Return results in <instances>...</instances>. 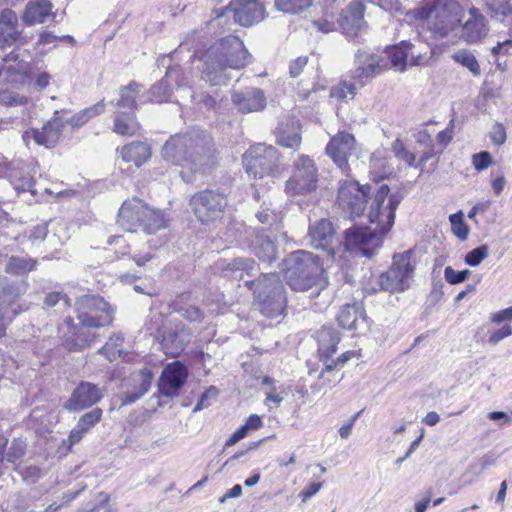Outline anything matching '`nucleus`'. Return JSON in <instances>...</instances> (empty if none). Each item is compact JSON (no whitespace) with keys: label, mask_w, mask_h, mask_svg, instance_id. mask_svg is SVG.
I'll use <instances>...</instances> for the list:
<instances>
[{"label":"nucleus","mask_w":512,"mask_h":512,"mask_svg":"<svg viewBox=\"0 0 512 512\" xmlns=\"http://www.w3.org/2000/svg\"><path fill=\"white\" fill-rule=\"evenodd\" d=\"M199 61L202 79L211 86H224L233 78L232 71L250 63L251 55L239 37L228 35L207 48Z\"/></svg>","instance_id":"3"},{"label":"nucleus","mask_w":512,"mask_h":512,"mask_svg":"<svg viewBox=\"0 0 512 512\" xmlns=\"http://www.w3.org/2000/svg\"><path fill=\"white\" fill-rule=\"evenodd\" d=\"M316 339L320 360L324 361V359L330 358L336 352L340 342V335L335 328L324 326L316 332Z\"/></svg>","instance_id":"27"},{"label":"nucleus","mask_w":512,"mask_h":512,"mask_svg":"<svg viewBox=\"0 0 512 512\" xmlns=\"http://www.w3.org/2000/svg\"><path fill=\"white\" fill-rule=\"evenodd\" d=\"M28 287L29 284L26 281H15L3 286L0 291L1 310L13 312V310H15L14 308H18V306L22 304H26L29 309L30 303L25 300H20L21 296L27 292Z\"/></svg>","instance_id":"25"},{"label":"nucleus","mask_w":512,"mask_h":512,"mask_svg":"<svg viewBox=\"0 0 512 512\" xmlns=\"http://www.w3.org/2000/svg\"><path fill=\"white\" fill-rule=\"evenodd\" d=\"M278 153L275 147L258 143L243 156L246 172L254 178L270 176L277 169Z\"/></svg>","instance_id":"11"},{"label":"nucleus","mask_w":512,"mask_h":512,"mask_svg":"<svg viewBox=\"0 0 512 512\" xmlns=\"http://www.w3.org/2000/svg\"><path fill=\"white\" fill-rule=\"evenodd\" d=\"M255 302L260 312L267 318L282 315L286 306L284 286L276 273L261 274L253 290Z\"/></svg>","instance_id":"6"},{"label":"nucleus","mask_w":512,"mask_h":512,"mask_svg":"<svg viewBox=\"0 0 512 512\" xmlns=\"http://www.w3.org/2000/svg\"><path fill=\"white\" fill-rule=\"evenodd\" d=\"M153 374L151 370L144 368L140 372V383L136 391L127 392L123 399V404L128 405L136 402L142 396H144L151 387Z\"/></svg>","instance_id":"39"},{"label":"nucleus","mask_w":512,"mask_h":512,"mask_svg":"<svg viewBox=\"0 0 512 512\" xmlns=\"http://www.w3.org/2000/svg\"><path fill=\"white\" fill-rule=\"evenodd\" d=\"M512 334V328L510 325H504L496 331L492 332L489 336V343L492 345L498 344L504 338Z\"/></svg>","instance_id":"62"},{"label":"nucleus","mask_w":512,"mask_h":512,"mask_svg":"<svg viewBox=\"0 0 512 512\" xmlns=\"http://www.w3.org/2000/svg\"><path fill=\"white\" fill-rule=\"evenodd\" d=\"M161 155L166 162L182 168L180 174L186 183L194 182L198 174L208 173L217 163L213 138L198 127L170 136Z\"/></svg>","instance_id":"1"},{"label":"nucleus","mask_w":512,"mask_h":512,"mask_svg":"<svg viewBox=\"0 0 512 512\" xmlns=\"http://www.w3.org/2000/svg\"><path fill=\"white\" fill-rule=\"evenodd\" d=\"M177 68H170L163 79L152 86L148 93V100L156 103H163L172 100V90L169 80L178 76Z\"/></svg>","instance_id":"32"},{"label":"nucleus","mask_w":512,"mask_h":512,"mask_svg":"<svg viewBox=\"0 0 512 512\" xmlns=\"http://www.w3.org/2000/svg\"><path fill=\"white\" fill-rule=\"evenodd\" d=\"M147 210L153 214L154 216L146 215L143 216V224H141V229L148 233L153 234L158 230L165 227V218L163 213L160 210L153 209L147 205Z\"/></svg>","instance_id":"42"},{"label":"nucleus","mask_w":512,"mask_h":512,"mask_svg":"<svg viewBox=\"0 0 512 512\" xmlns=\"http://www.w3.org/2000/svg\"><path fill=\"white\" fill-rule=\"evenodd\" d=\"M361 87L356 80H343L331 89L330 95L337 100L347 101L353 99Z\"/></svg>","instance_id":"41"},{"label":"nucleus","mask_w":512,"mask_h":512,"mask_svg":"<svg viewBox=\"0 0 512 512\" xmlns=\"http://www.w3.org/2000/svg\"><path fill=\"white\" fill-rule=\"evenodd\" d=\"M121 156L125 162L140 167L151 157V147L145 142L133 141L121 148Z\"/></svg>","instance_id":"29"},{"label":"nucleus","mask_w":512,"mask_h":512,"mask_svg":"<svg viewBox=\"0 0 512 512\" xmlns=\"http://www.w3.org/2000/svg\"><path fill=\"white\" fill-rule=\"evenodd\" d=\"M431 38L442 44H455L459 38L464 8L456 0H435L419 12Z\"/></svg>","instance_id":"4"},{"label":"nucleus","mask_w":512,"mask_h":512,"mask_svg":"<svg viewBox=\"0 0 512 512\" xmlns=\"http://www.w3.org/2000/svg\"><path fill=\"white\" fill-rule=\"evenodd\" d=\"M370 185H360L356 181H344L339 189L337 203L343 214L348 218L360 217L368 212L377 193H371Z\"/></svg>","instance_id":"7"},{"label":"nucleus","mask_w":512,"mask_h":512,"mask_svg":"<svg viewBox=\"0 0 512 512\" xmlns=\"http://www.w3.org/2000/svg\"><path fill=\"white\" fill-rule=\"evenodd\" d=\"M489 254L487 245H481L469 251L465 256V263L469 266L475 267L479 265Z\"/></svg>","instance_id":"51"},{"label":"nucleus","mask_w":512,"mask_h":512,"mask_svg":"<svg viewBox=\"0 0 512 512\" xmlns=\"http://www.w3.org/2000/svg\"><path fill=\"white\" fill-rule=\"evenodd\" d=\"M234 106L241 113L261 111L266 106V97L259 88H246L242 91H234L231 95Z\"/></svg>","instance_id":"22"},{"label":"nucleus","mask_w":512,"mask_h":512,"mask_svg":"<svg viewBox=\"0 0 512 512\" xmlns=\"http://www.w3.org/2000/svg\"><path fill=\"white\" fill-rule=\"evenodd\" d=\"M251 248L255 256L262 262L271 263L276 259L277 247L274 241L264 232L253 231Z\"/></svg>","instance_id":"28"},{"label":"nucleus","mask_w":512,"mask_h":512,"mask_svg":"<svg viewBox=\"0 0 512 512\" xmlns=\"http://www.w3.org/2000/svg\"><path fill=\"white\" fill-rule=\"evenodd\" d=\"M451 228L454 235L460 240H466L469 234V228L464 222V214L462 211H458L449 216Z\"/></svg>","instance_id":"48"},{"label":"nucleus","mask_w":512,"mask_h":512,"mask_svg":"<svg viewBox=\"0 0 512 512\" xmlns=\"http://www.w3.org/2000/svg\"><path fill=\"white\" fill-rule=\"evenodd\" d=\"M177 312L190 322H200L204 318L201 309L192 305L180 307Z\"/></svg>","instance_id":"54"},{"label":"nucleus","mask_w":512,"mask_h":512,"mask_svg":"<svg viewBox=\"0 0 512 512\" xmlns=\"http://www.w3.org/2000/svg\"><path fill=\"white\" fill-rule=\"evenodd\" d=\"M490 139L493 144L500 146L506 141V130L500 123H496L490 132Z\"/></svg>","instance_id":"61"},{"label":"nucleus","mask_w":512,"mask_h":512,"mask_svg":"<svg viewBox=\"0 0 512 512\" xmlns=\"http://www.w3.org/2000/svg\"><path fill=\"white\" fill-rule=\"evenodd\" d=\"M140 91V85L136 82H131L127 86H123L119 91V99L115 102L112 101L116 110L131 111L134 112L136 109V96Z\"/></svg>","instance_id":"34"},{"label":"nucleus","mask_w":512,"mask_h":512,"mask_svg":"<svg viewBox=\"0 0 512 512\" xmlns=\"http://www.w3.org/2000/svg\"><path fill=\"white\" fill-rule=\"evenodd\" d=\"M355 150V138L347 132H339L331 138L326 146V153L342 170L347 167L348 157Z\"/></svg>","instance_id":"19"},{"label":"nucleus","mask_w":512,"mask_h":512,"mask_svg":"<svg viewBox=\"0 0 512 512\" xmlns=\"http://www.w3.org/2000/svg\"><path fill=\"white\" fill-rule=\"evenodd\" d=\"M18 30L17 14L11 9H4L0 13V50L7 48L8 39H13Z\"/></svg>","instance_id":"33"},{"label":"nucleus","mask_w":512,"mask_h":512,"mask_svg":"<svg viewBox=\"0 0 512 512\" xmlns=\"http://www.w3.org/2000/svg\"><path fill=\"white\" fill-rule=\"evenodd\" d=\"M487 9L492 16L505 17L512 12V6L509 0H485Z\"/></svg>","instance_id":"49"},{"label":"nucleus","mask_w":512,"mask_h":512,"mask_svg":"<svg viewBox=\"0 0 512 512\" xmlns=\"http://www.w3.org/2000/svg\"><path fill=\"white\" fill-rule=\"evenodd\" d=\"M224 273L227 277L243 281L249 290L256 287L257 279H250L258 273V265L253 259L236 258L227 264Z\"/></svg>","instance_id":"21"},{"label":"nucleus","mask_w":512,"mask_h":512,"mask_svg":"<svg viewBox=\"0 0 512 512\" xmlns=\"http://www.w3.org/2000/svg\"><path fill=\"white\" fill-rule=\"evenodd\" d=\"M470 274L471 272L468 269L456 271L451 266H447L444 270L446 281L452 285L464 282Z\"/></svg>","instance_id":"53"},{"label":"nucleus","mask_w":512,"mask_h":512,"mask_svg":"<svg viewBox=\"0 0 512 512\" xmlns=\"http://www.w3.org/2000/svg\"><path fill=\"white\" fill-rule=\"evenodd\" d=\"M0 103L7 106H21L27 103V99L19 94L2 93L0 94Z\"/></svg>","instance_id":"59"},{"label":"nucleus","mask_w":512,"mask_h":512,"mask_svg":"<svg viewBox=\"0 0 512 512\" xmlns=\"http://www.w3.org/2000/svg\"><path fill=\"white\" fill-rule=\"evenodd\" d=\"M160 344L167 356L177 357L190 342V332L183 323H167L158 330Z\"/></svg>","instance_id":"13"},{"label":"nucleus","mask_w":512,"mask_h":512,"mask_svg":"<svg viewBox=\"0 0 512 512\" xmlns=\"http://www.w3.org/2000/svg\"><path fill=\"white\" fill-rule=\"evenodd\" d=\"M337 320L344 329L356 330L364 324L365 317L361 306L354 303L343 306L337 316Z\"/></svg>","instance_id":"30"},{"label":"nucleus","mask_w":512,"mask_h":512,"mask_svg":"<svg viewBox=\"0 0 512 512\" xmlns=\"http://www.w3.org/2000/svg\"><path fill=\"white\" fill-rule=\"evenodd\" d=\"M153 374L151 370L144 368L140 372V383L136 391L127 392L123 399V404L128 405L136 402L142 396H144L151 387Z\"/></svg>","instance_id":"38"},{"label":"nucleus","mask_w":512,"mask_h":512,"mask_svg":"<svg viewBox=\"0 0 512 512\" xmlns=\"http://www.w3.org/2000/svg\"><path fill=\"white\" fill-rule=\"evenodd\" d=\"M277 143L286 148H298L301 144V135L298 130L279 129L277 134Z\"/></svg>","instance_id":"47"},{"label":"nucleus","mask_w":512,"mask_h":512,"mask_svg":"<svg viewBox=\"0 0 512 512\" xmlns=\"http://www.w3.org/2000/svg\"><path fill=\"white\" fill-rule=\"evenodd\" d=\"M7 440H5L2 444L0 443V451L3 453V460L10 463H16L21 460L25 454L26 444L21 439H13L10 443V446L7 448L5 452L3 448L6 446Z\"/></svg>","instance_id":"43"},{"label":"nucleus","mask_w":512,"mask_h":512,"mask_svg":"<svg viewBox=\"0 0 512 512\" xmlns=\"http://www.w3.org/2000/svg\"><path fill=\"white\" fill-rule=\"evenodd\" d=\"M188 377V370L179 361L170 363L164 367L158 381L160 393L166 397L176 396Z\"/></svg>","instance_id":"16"},{"label":"nucleus","mask_w":512,"mask_h":512,"mask_svg":"<svg viewBox=\"0 0 512 512\" xmlns=\"http://www.w3.org/2000/svg\"><path fill=\"white\" fill-rule=\"evenodd\" d=\"M110 500V497L105 492H99L93 502L88 503L85 507L78 510V512H97L100 507L105 506Z\"/></svg>","instance_id":"55"},{"label":"nucleus","mask_w":512,"mask_h":512,"mask_svg":"<svg viewBox=\"0 0 512 512\" xmlns=\"http://www.w3.org/2000/svg\"><path fill=\"white\" fill-rule=\"evenodd\" d=\"M472 163L477 171H482L492 164V157L489 152L481 151L472 156Z\"/></svg>","instance_id":"57"},{"label":"nucleus","mask_w":512,"mask_h":512,"mask_svg":"<svg viewBox=\"0 0 512 512\" xmlns=\"http://www.w3.org/2000/svg\"><path fill=\"white\" fill-rule=\"evenodd\" d=\"M308 58L306 56H300L293 60L289 66V73L291 77H297L301 74L303 68L307 65Z\"/></svg>","instance_id":"64"},{"label":"nucleus","mask_w":512,"mask_h":512,"mask_svg":"<svg viewBox=\"0 0 512 512\" xmlns=\"http://www.w3.org/2000/svg\"><path fill=\"white\" fill-rule=\"evenodd\" d=\"M124 338L120 334L111 336L103 347L98 350L99 354H103L109 361L116 360L121 354V347Z\"/></svg>","instance_id":"46"},{"label":"nucleus","mask_w":512,"mask_h":512,"mask_svg":"<svg viewBox=\"0 0 512 512\" xmlns=\"http://www.w3.org/2000/svg\"><path fill=\"white\" fill-rule=\"evenodd\" d=\"M364 6L359 1H352L348 6L347 15L344 17L342 27L351 29L354 31V35H357L364 26Z\"/></svg>","instance_id":"36"},{"label":"nucleus","mask_w":512,"mask_h":512,"mask_svg":"<svg viewBox=\"0 0 512 512\" xmlns=\"http://www.w3.org/2000/svg\"><path fill=\"white\" fill-rule=\"evenodd\" d=\"M413 273L410 252L396 254L390 268L377 278L379 290L390 294L404 292L410 287Z\"/></svg>","instance_id":"9"},{"label":"nucleus","mask_w":512,"mask_h":512,"mask_svg":"<svg viewBox=\"0 0 512 512\" xmlns=\"http://www.w3.org/2000/svg\"><path fill=\"white\" fill-rule=\"evenodd\" d=\"M62 132V123L57 119L46 123L41 130L31 129L25 131L22 135L23 141L28 145L30 140H34L37 145L46 148L54 147L60 139Z\"/></svg>","instance_id":"23"},{"label":"nucleus","mask_w":512,"mask_h":512,"mask_svg":"<svg viewBox=\"0 0 512 512\" xmlns=\"http://www.w3.org/2000/svg\"><path fill=\"white\" fill-rule=\"evenodd\" d=\"M103 411L100 408H94L89 412L83 414L77 424L79 425L82 431H89L92 427H94L102 417Z\"/></svg>","instance_id":"50"},{"label":"nucleus","mask_w":512,"mask_h":512,"mask_svg":"<svg viewBox=\"0 0 512 512\" xmlns=\"http://www.w3.org/2000/svg\"><path fill=\"white\" fill-rule=\"evenodd\" d=\"M218 394V390L216 387H209L199 398L196 406L193 409V412L196 413L204 408H207L211 405L210 399L215 398Z\"/></svg>","instance_id":"58"},{"label":"nucleus","mask_w":512,"mask_h":512,"mask_svg":"<svg viewBox=\"0 0 512 512\" xmlns=\"http://www.w3.org/2000/svg\"><path fill=\"white\" fill-rule=\"evenodd\" d=\"M488 31V22L484 15L478 9L470 8L469 18L462 25L460 37L468 44H476L485 39Z\"/></svg>","instance_id":"20"},{"label":"nucleus","mask_w":512,"mask_h":512,"mask_svg":"<svg viewBox=\"0 0 512 512\" xmlns=\"http://www.w3.org/2000/svg\"><path fill=\"white\" fill-rule=\"evenodd\" d=\"M353 355V352L347 351L343 354H341L337 360H331L330 358L324 359L323 363L325 366V369L321 372L320 378H324L325 374L331 373L333 370L337 369L338 367H342Z\"/></svg>","instance_id":"52"},{"label":"nucleus","mask_w":512,"mask_h":512,"mask_svg":"<svg viewBox=\"0 0 512 512\" xmlns=\"http://www.w3.org/2000/svg\"><path fill=\"white\" fill-rule=\"evenodd\" d=\"M53 4L50 0H31L26 4L22 21L26 26L42 24L49 18L54 19Z\"/></svg>","instance_id":"26"},{"label":"nucleus","mask_w":512,"mask_h":512,"mask_svg":"<svg viewBox=\"0 0 512 512\" xmlns=\"http://www.w3.org/2000/svg\"><path fill=\"white\" fill-rule=\"evenodd\" d=\"M93 337L90 333H86L84 331H80L76 336L73 344L70 346L72 350H82L90 345L93 341Z\"/></svg>","instance_id":"60"},{"label":"nucleus","mask_w":512,"mask_h":512,"mask_svg":"<svg viewBox=\"0 0 512 512\" xmlns=\"http://www.w3.org/2000/svg\"><path fill=\"white\" fill-rule=\"evenodd\" d=\"M105 111V103L104 101H100L96 103L95 105H92L90 107H87L80 112L76 113L74 116L71 117L69 120V123L73 127H81L86 122H88L91 118L102 114Z\"/></svg>","instance_id":"40"},{"label":"nucleus","mask_w":512,"mask_h":512,"mask_svg":"<svg viewBox=\"0 0 512 512\" xmlns=\"http://www.w3.org/2000/svg\"><path fill=\"white\" fill-rule=\"evenodd\" d=\"M412 46L411 43L402 41L399 45L390 47L385 51L392 68L400 72L406 69L408 54Z\"/></svg>","instance_id":"35"},{"label":"nucleus","mask_w":512,"mask_h":512,"mask_svg":"<svg viewBox=\"0 0 512 512\" xmlns=\"http://www.w3.org/2000/svg\"><path fill=\"white\" fill-rule=\"evenodd\" d=\"M37 261L27 255L11 256L6 265L5 271L14 275H24L36 268Z\"/></svg>","instance_id":"37"},{"label":"nucleus","mask_w":512,"mask_h":512,"mask_svg":"<svg viewBox=\"0 0 512 512\" xmlns=\"http://www.w3.org/2000/svg\"><path fill=\"white\" fill-rule=\"evenodd\" d=\"M189 205L199 221L210 223L221 217L227 200L223 193L206 189L195 193L190 198Z\"/></svg>","instance_id":"12"},{"label":"nucleus","mask_w":512,"mask_h":512,"mask_svg":"<svg viewBox=\"0 0 512 512\" xmlns=\"http://www.w3.org/2000/svg\"><path fill=\"white\" fill-rule=\"evenodd\" d=\"M226 12H232L238 24L251 26L263 19L264 8L258 0H233Z\"/></svg>","instance_id":"18"},{"label":"nucleus","mask_w":512,"mask_h":512,"mask_svg":"<svg viewBox=\"0 0 512 512\" xmlns=\"http://www.w3.org/2000/svg\"><path fill=\"white\" fill-rule=\"evenodd\" d=\"M306 239L311 247L322 250L328 257H334L337 239L330 220L320 219L311 223Z\"/></svg>","instance_id":"14"},{"label":"nucleus","mask_w":512,"mask_h":512,"mask_svg":"<svg viewBox=\"0 0 512 512\" xmlns=\"http://www.w3.org/2000/svg\"><path fill=\"white\" fill-rule=\"evenodd\" d=\"M155 214L147 210V204L138 198L125 201L119 209L117 223L129 232L137 231L143 224V216Z\"/></svg>","instance_id":"17"},{"label":"nucleus","mask_w":512,"mask_h":512,"mask_svg":"<svg viewBox=\"0 0 512 512\" xmlns=\"http://www.w3.org/2000/svg\"><path fill=\"white\" fill-rule=\"evenodd\" d=\"M355 59L357 67L353 72L352 79L356 80L359 86H364L368 79L374 77L380 71L379 58L377 55L359 50Z\"/></svg>","instance_id":"24"},{"label":"nucleus","mask_w":512,"mask_h":512,"mask_svg":"<svg viewBox=\"0 0 512 512\" xmlns=\"http://www.w3.org/2000/svg\"><path fill=\"white\" fill-rule=\"evenodd\" d=\"M13 39H8L7 41V48H10L14 45L16 46H23L25 44H28L32 38V34H24L22 31L17 30L16 35H12Z\"/></svg>","instance_id":"63"},{"label":"nucleus","mask_w":512,"mask_h":512,"mask_svg":"<svg viewBox=\"0 0 512 512\" xmlns=\"http://www.w3.org/2000/svg\"><path fill=\"white\" fill-rule=\"evenodd\" d=\"M389 192L390 189L387 185H381L377 189L368 214H366L369 222L376 224L374 229L366 226H353L345 231L346 250L371 257L381 247L384 236L394 225L395 212L402 200L401 195H389Z\"/></svg>","instance_id":"2"},{"label":"nucleus","mask_w":512,"mask_h":512,"mask_svg":"<svg viewBox=\"0 0 512 512\" xmlns=\"http://www.w3.org/2000/svg\"><path fill=\"white\" fill-rule=\"evenodd\" d=\"M319 172L312 158L298 154L293 160L292 173L286 181L285 191L289 195H307L318 187Z\"/></svg>","instance_id":"8"},{"label":"nucleus","mask_w":512,"mask_h":512,"mask_svg":"<svg viewBox=\"0 0 512 512\" xmlns=\"http://www.w3.org/2000/svg\"><path fill=\"white\" fill-rule=\"evenodd\" d=\"M76 313L84 328H100L113 320V310L108 302L96 295H84L76 302Z\"/></svg>","instance_id":"10"},{"label":"nucleus","mask_w":512,"mask_h":512,"mask_svg":"<svg viewBox=\"0 0 512 512\" xmlns=\"http://www.w3.org/2000/svg\"><path fill=\"white\" fill-rule=\"evenodd\" d=\"M313 0H275V8L287 14H299L308 9Z\"/></svg>","instance_id":"44"},{"label":"nucleus","mask_w":512,"mask_h":512,"mask_svg":"<svg viewBox=\"0 0 512 512\" xmlns=\"http://www.w3.org/2000/svg\"><path fill=\"white\" fill-rule=\"evenodd\" d=\"M453 59L463 67H466L474 76H480L481 68L472 52L461 49L453 55Z\"/></svg>","instance_id":"45"},{"label":"nucleus","mask_w":512,"mask_h":512,"mask_svg":"<svg viewBox=\"0 0 512 512\" xmlns=\"http://www.w3.org/2000/svg\"><path fill=\"white\" fill-rule=\"evenodd\" d=\"M140 129L134 112L116 110L112 131L122 136H133Z\"/></svg>","instance_id":"31"},{"label":"nucleus","mask_w":512,"mask_h":512,"mask_svg":"<svg viewBox=\"0 0 512 512\" xmlns=\"http://www.w3.org/2000/svg\"><path fill=\"white\" fill-rule=\"evenodd\" d=\"M57 304H61L63 307H69L70 299L61 292L49 293L44 299V305L46 307H55Z\"/></svg>","instance_id":"56"},{"label":"nucleus","mask_w":512,"mask_h":512,"mask_svg":"<svg viewBox=\"0 0 512 512\" xmlns=\"http://www.w3.org/2000/svg\"><path fill=\"white\" fill-rule=\"evenodd\" d=\"M104 394L97 385L81 381L73 390L69 399L63 404L64 409L70 412L80 411L97 404Z\"/></svg>","instance_id":"15"},{"label":"nucleus","mask_w":512,"mask_h":512,"mask_svg":"<svg viewBox=\"0 0 512 512\" xmlns=\"http://www.w3.org/2000/svg\"><path fill=\"white\" fill-rule=\"evenodd\" d=\"M322 268L318 257L311 253L302 252L297 257L293 267L287 271V283L292 290L310 292L311 300L317 310L326 308L330 303V295L327 291V281L321 277Z\"/></svg>","instance_id":"5"}]
</instances>
